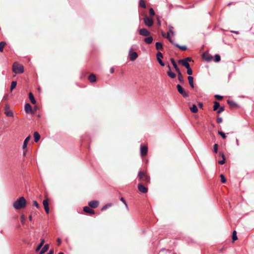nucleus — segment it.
<instances>
[{"label": "nucleus", "instance_id": "nucleus-1", "mask_svg": "<svg viewBox=\"0 0 254 254\" xmlns=\"http://www.w3.org/2000/svg\"><path fill=\"white\" fill-rule=\"evenodd\" d=\"M26 204V201L25 198L23 196L20 197L13 203V207L16 209H21L24 208Z\"/></svg>", "mask_w": 254, "mask_h": 254}, {"label": "nucleus", "instance_id": "nucleus-2", "mask_svg": "<svg viewBox=\"0 0 254 254\" xmlns=\"http://www.w3.org/2000/svg\"><path fill=\"white\" fill-rule=\"evenodd\" d=\"M12 71L16 74L22 73L24 72V67L17 63H14L12 65Z\"/></svg>", "mask_w": 254, "mask_h": 254}, {"label": "nucleus", "instance_id": "nucleus-3", "mask_svg": "<svg viewBox=\"0 0 254 254\" xmlns=\"http://www.w3.org/2000/svg\"><path fill=\"white\" fill-rule=\"evenodd\" d=\"M177 88L178 92L185 98L188 97L189 96V94L186 92L182 86L180 84L177 85Z\"/></svg>", "mask_w": 254, "mask_h": 254}, {"label": "nucleus", "instance_id": "nucleus-4", "mask_svg": "<svg viewBox=\"0 0 254 254\" xmlns=\"http://www.w3.org/2000/svg\"><path fill=\"white\" fill-rule=\"evenodd\" d=\"M143 21L145 25L149 27L152 26L153 24V20L147 16H145L143 18Z\"/></svg>", "mask_w": 254, "mask_h": 254}, {"label": "nucleus", "instance_id": "nucleus-5", "mask_svg": "<svg viewBox=\"0 0 254 254\" xmlns=\"http://www.w3.org/2000/svg\"><path fill=\"white\" fill-rule=\"evenodd\" d=\"M139 34L142 36H148L150 34L149 31L146 28H141L138 30Z\"/></svg>", "mask_w": 254, "mask_h": 254}, {"label": "nucleus", "instance_id": "nucleus-6", "mask_svg": "<svg viewBox=\"0 0 254 254\" xmlns=\"http://www.w3.org/2000/svg\"><path fill=\"white\" fill-rule=\"evenodd\" d=\"M131 49L129 52V59L131 61H134L138 57V55L136 52H132Z\"/></svg>", "mask_w": 254, "mask_h": 254}, {"label": "nucleus", "instance_id": "nucleus-7", "mask_svg": "<svg viewBox=\"0 0 254 254\" xmlns=\"http://www.w3.org/2000/svg\"><path fill=\"white\" fill-rule=\"evenodd\" d=\"M156 56H157L158 62L159 63V64L162 66H164L165 65L164 63L163 62V61L161 60V58H163V54L160 52H158L156 54Z\"/></svg>", "mask_w": 254, "mask_h": 254}, {"label": "nucleus", "instance_id": "nucleus-8", "mask_svg": "<svg viewBox=\"0 0 254 254\" xmlns=\"http://www.w3.org/2000/svg\"><path fill=\"white\" fill-rule=\"evenodd\" d=\"M148 151L147 147L146 146H140V155L142 156H144L146 155Z\"/></svg>", "mask_w": 254, "mask_h": 254}, {"label": "nucleus", "instance_id": "nucleus-9", "mask_svg": "<svg viewBox=\"0 0 254 254\" xmlns=\"http://www.w3.org/2000/svg\"><path fill=\"white\" fill-rule=\"evenodd\" d=\"M25 111L27 113L34 114V112L32 111L31 106L29 103H26L25 105Z\"/></svg>", "mask_w": 254, "mask_h": 254}, {"label": "nucleus", "instance_id": "nucleus-10", "mask_svg": "<svg viewBox=\"0 0 254 254\" xmlns=\"http://www.w3.org/2000/svg\"><path fill=\"white\" fill-rule=\"evenodd\" d=\"M138 190L142 193H146L148 191V189L143 186L141 184H139L138 185Z\"/></svg>", "mask_w": 254, "mask_h": 254}, {"label": "nucleus", "instance_id": "nucleus-11", "mask_svg": "<svg viewBox=\"0 0 254 254\" xmlns=\"http://www.w3.org/2000/svg\"><path fill=\"white\" fill-rule=\"evenodd\" d=\"M83 211L85 212L89 213V214H91V215H93V214H94L95 213L94 210H93V209H91L88 206H85V207H83Z\"/></svg>", "mask_w": 254, "mask_h": 254}, {"label": "nucleus", "instance_id": "nucleus-12", "mask_svg": "<svg viewBox=\"0 0 254 254\" xmlns=\"http://www.w3.org/2000/svg\"><path fill=\"white\" fill-rule=\"evenodd\" d=\"M88 205L91 208H95L98 206V202L96 200L91 201L88 203Z\"/></svg>", "mask_w": 254, "mask_h": 254}, {"label": "nucleus", "instance_id": "nucleus-13", "mask_svg": "<svg viewBox=\"0 0 254 254\" xmlns=\"http://www.w3.org/2000/svg\"><path fill=\"white\" fill-rule=\"evenodd\" d=\"M168 67L169 68V70L167 71L168 75L171 78H174L176 77V74L171 70V67L169 64L168 65Z\"/></svg>", "mask_w": 254, "mask_h": 254}, {"label": "nucleus", "instance_id": "nucleus-14", "mask_svg": "<svg viewBox=\"0 0 254 254\" xmlns=\"http://www.w3.org/2000/svg\"><path fill=\"white\" fill-rule=\"evenodd\" d=\"M30 138H31V136H28L25 139L24 142H23V146H22V148L23 149H26L27 148V144H28V142L29 141Z\"/></svg>", "mask_w": 254, "mask_h": 254}, {"label": "nucleus", "instance_id": "nucleus-15", "mask_svg": "<svg viewBox=\"0 0 254 254\" xmlns=\"http://www.w3.org/2000/svg\"><path fill=\"white\" fill-rule=\"evenodd\" d=\"M153 38L152 36H148L144 39V41L148 44H151L153 42Z\"/></svg>", "mask_w": 254, "mask_h": 254}, {"label": "nucleus", "instance_id": "nucleus-16", "mask_svg": "<svg viewBox=\"0 0 254 254\" xmlns=\"http://www.w3.org/2000/svg\"><path fill=\"white\" fill-rule=\"evenodd\" d=\"M49 248L48 244H46L40 251L39 254H44L46 252L48 251Z\"/></svg>", "mask_w": 254, "mask_h": 254}, {"label": "nucleus", "instance_id": "nucleus-17", "mask_svg": "<svg viewBox=\"0 0 254 254\" xmlns=\"http://www.w3.org/2000/svg\"><path fill=\"white\" fill-rule=\"evenodd\" d=\"M178 63L179 64H182V65L185 66L186 68H188V67H190V64L188 63H187L186 61H184L182 60H180L178 61Z\"/></svg>", "mask_w": 254, "mask_h": 254}, {"label": "nucleus", "instance_id": "nucleus-18", "mask_svg": "<svg viewBox=\"0 0 254 254\" xmlns=\"http://www.w3.org/2000/svg\"><path fill=\"white\" fill-rule=\"evenodd\" d=\"M188 78L190 86L191 87V88H194V86L193 84V77L192 76H189Z\"/></svg>", "mask_w": 254, "mask_h": 254}, {"label": "nucleus", "instance_id": "nucleus-19", "mask_svg": "<svg viewBox=\"0 0 254 254\" xmlns=\"http://www.w3.org/2000/svg\"><path fill=\"white\" fill-rule=\"evenodd\" d=\"M171 63H172V64H173V65L174 66V67L175 68L176 71H177V72L180 71V69H179V68L177 64L176 63L174 59H171Z\"/></svg>", "mask_w": 254, "mask_h": 254}, {"label": "nucleus", "instance_id": "nucleus-20", "mask_svg": "<svg viewBox=\"0 0 254 254\" xmlns=\"http://www.w3.org/2000/svg\"><path fill=\"white\" fill-rule=\"evenodd\" d=\"M44 242H45L44 239H41V242L38 245V246L37 247V248L36 249V252L39 251L41 249V248L42 247V246H43V245L44 244Z\"/></svg>", "mask_w": 254, "mask_h": 254}, {"label": "nucleus", "instance_id": "nucleus-21", "mask_svg": "<svg viewBox=\"0 0 254 254\" xmlns=\"http://www.w3.org/2000/svg\"><path fill=\"white\" fill-rule=\"evenodd\" d=\"M34 137L35 142H37L40 139V135L38 132L35 131L34 133Z\"/></svg>", "mask_w": 254, "mask_h": 254}, {"label": "nucleus", "instance_id": "nucleus-22", "mask_svg": "<svg viewBox=\"0 0 254 254\" xmlns=\"http://www.w3.org/2000/svg\"><path fill=\"white\" fill-rule=\"evenodd\" d=\"M88 79L91 82L93 83L96 81V77L94 74H91V75H89Z\"/></svg>", "mask_w": 254, "mask_h": 254}, {"label": "nucleus", "instance_id": "nucleus-23", "mask_svg": "<svg viewBox=\"0 0 254 254\" xmlns=\"http://www.w3.org/2000/svg\"><path fill=\"white\" fill-rule=\"evenodd\" d=\"M177 73H178V80H179V81L182 83H184V78L183 77V75L181 73V72L180 71L179 72H177Z\"/></svg>", "mask_w": 254, "mask_h": 254}, {"label": "nucleus", "instance_id": "nucleus-24", "mask_svg": "<svg viewBox=\"0 0 254 254\" xmlns=\"http://www.w3.org/2000/svg\"><path fill=\"white\" fill-rule=\"evenodd\" d=\"M203 58L207 62H210L212 59V57L209 55H205V54L203 55Z\"/></svg>", "mask_w": 254, "mask_h": 254}, {"label": "nucleus", "instance_id": "nucleus-25", "mask_svg": "<svg viewBox=\"0 0 254 254\" xmlns=\"http://www.w3.org/2000/svg\"><path fill=\"white\" fill-rule=\"evenodd\" d=\"M29 99L32 104H36V100L35 99L34 95H33V94L32 93L30 92L29 94Z\"/></svg>", "mask_w": 254, "mask_h": 254}, {"label": "nucleus", "instance_id": "nucleus-26", "mask_svg": "<svg viewBox=\"0 0 254 254\" xmlns=\"http://www.w3.org/2000/svg\"><path fill=\"white\" fill-rule=\"evenodd\" d=\"M156 49L157 50H162L163 48V45L161 42H157L155 44Z\"/></svg>", "mask_w": 254, "mask_h": 254}, {"label": "nucleus", "instance_id": "nucleus-27", "mask_svg": "<svg viewBox=\"0 0 254 254\" xmlns=\"http://www.w3.org/2000/svg\"><path fill=\"white\" fill-rule=\"evenodd\" d=\"M220 154L221 155L223 159L222 160L219 161V164H220V165H223L225 162V160H226L225 159V156L224 154L222 152H220Z\"/></svg>", "mask_w": 254, "mask_h": 254}, {"label": "nucleus", "instance_id": "nucleus-28", "mask_svg": "<svg viewBox=\"0 0 254 254\" xmlns=\"http://www.w3.org/2000/svg\"><path fill=\"white\" fill-rule=\"evenodd\" d=\"M175 46L182 51H185L187 49V48L186 46H181V45H179L178 44H175Z\"/></svg>", "mask_w": 254, "mask_h": 254}, {"label": "nucleus", "instance_id": "nucleus-29", "mask_svg": "<svg viewBox=\"0 0 254 254\" xmlns=\"http://www.w3.org/2000/svg\"><path fill=\"white\" fill-rule=\"evenodd\" d=\"M190 111L194 113H196L198 111L196 105H193L190 108Z\"/></svg>", "mask_w": 254, "mask_h": 254}, {"label": "nucleus", "instance_id": "nucleus-30", "mask_svg": "<svg viewBox=\"0 0 254 254\" xmlns=\"http://www.w3.org/2000/svg\"><path fill=\"white\" fill-rule=\"evenodd\" d=\"M5 114L7 117H12L13 116L12 112L8 110V109H5Z\"/></svg>", "mask_w": 254, "mask_h": 254}, {"label": "nucleus", "instance_id": "nucleus-31", "mask_svg": "<svg viewBox=\"0 0 254 254\" xmlns=\"http://www.w3.org/2000/svg\"><path fill=\"white\" fill-rule=\"evenodd\" d=\"M142 180L146 183H149L150 181V178L148 175L145 174Z\"/></svg>", "mask_w": 254, "mask_h": 254}, {"label": "nucleus", "instance_id": "nucleus-32", "mask_svg": "<svg viewBox=\"0 0 254 254\" xmlns=\"http://www.w3.org/2000/svg\"><path fill=\"white\" fill-rule=\"evenodd\" d=\"M219 107H220L219 103L217 101L214 102V105L213 106V110L217 111V110L219 108Z\"/></svg>", "mask_w": 254, "mask_h": 254}, {"label": "nucleus", "instance_id": "nucleus-33", "mask_svg": "<svg viewBox=\"0 0 254 254\" xmlns=\"http://www.w3.org/2000/svg\"><path fill=\"white\" fill-rule=\"evenodd\" d=\"M17 85V82L16 81H13L11 84L10 91H12L14 89Z\"/></svg>", "mask_w": 254, "mask_h": 254}, {"label": "nucleus", "instance_id": "nucleus-34", "mask_svg": "<svg viewBox=\"0 0 254 254\" xmlns=\"http://www.w3.org/2000/svg\"><path fill=\"white\" fill-rule=\"evenodd\" d=\"M145 174L142 171H139L138 174V177L140 180H142Z\"/></svg>", "mask_w": 254, "mask_h": 254}, {"label": "nucleus", "instance_id": "nucleus-35", "mask_svg": "<svg viewBox=\"0 0 254 254\" xmlns=\"http://www.w3.org/2000/svg\"><path fill=\"white\" fill-rule=\"evenodd\" d=\"M238 239L237 236V232L236 231H234L233 232L232 234V240L233 241H236Z\"/></svg>", "mask_w": 254, "mask_h": 254}, {"label": "nucleus", "instance_id": "nucleus-36", "mask_svg": "<svg viewBox=\"0 0 254 254\" xmlns=\"http://www.w3.org/2000/svg\"><path fill=\"white\" fill-rule=\"evenodd\" d=\"M112 203H108L106 205H105L101 209L102 211L105 210L107 208L112 206Z\"/></svg>", "mask_w": 254, "mask_h": 254}, {"label": "nucleus", "instance_id": "nucleus-37", "mask_svg": "<svg viewBox=\"0 0 254 254\" xmlns=\"http://www.w3.org/2000/svg\"><path fill=\"white\" fill-rule=\"evenodd\" d=\"M6 43L5 42L2 41L0 42V52H2L3 48L5 45Z\"/></svg>", "mask_w": 254, "mask_h": 254}, {"label": "nucleus", "instance_id": "nucleus-38", "mask_svg": "<svg viewBox=\"0 0 254 254\" xmlns=\"http://www.w3.org/2000/svg\"><path fill=\"white\" fill-rule=\"evenodd\" d=\"M221 60L220 56L219 55H215L214 56V61L215 62H219Z\"/></svg>", "mask_w": 254, "mask_h": 254}, {"label": "nucleus", "instance_id": "nucleus-39", "mask_svg": "<svg viewBox=\"0 0 254 254\" xmlns=\"http://www.w3.org/2000/svg\"><path fill=\"white\" fill-rule=\"evenodd\" d=\"M139 4L140 7H143V8H146V5H145V2L143 0H140L139 1Z\"/></svg>", "mask_w": 254, "mask_h": 254}, {"label": "nucleus", "instance_id": "nucleus-40", "mask_svg": "<svg viewBox=\"0 0 254 254\" xmlns=\"http://www.w3.org/2000/svg\"><path fill=\"white\" fill-rule=\"evenodd\" d=\"M218 133L222 137V138H226V134L223 132L221 131H218Z\"/></svg>", "mask_w": 254, "mask_h": 254}, {"label": "nucleus", "instance_id": "nucleus-41", "mask_svg": "<svg viewBox=\"0 0 254 254\" xmlns=\"http://www.w3.org/2000/svg\"><path fill=\"white\" fill-rule=\"evenodd\" d=\"M43 204L44 207H46V206H49V202L48 199H44L43 201Z\"/></svg>", "mask_w": 254, "mask_h": 254}, {"label": "nucleus", "instance_id": "nucleus-42", "mask_svg": "<svg viewBox=\"0 0 254 254\" xmlns=\"http://www.w3.org/2000/svg\"><path fill=\"white\" fill-rule=\"evenodd\" d=\"M173 27L171 26V25H169V33H171L173 35H174V32L173 31Z\"/></svg>", "mask_w": 254, "mask_h": 254}, {"label": "nucleus", "instance_id": "nucleus-43", "mask_svg": "<svg viewBox=\"0 0 254 254\" xmlns=\"http://www.w3.org/2000/svg\"><path fill=\"white\" fill-rule=\"evenodd\" d=\"M224 110V108L223 107H219V108H218V110L217 111V114H220L222 112H223Z\"/></svg>", "mask_w": 254, "mask_h": 254}, {"label": "nucleus", "instance_id": "nucleus-44", "mask_svg": "<svg viewBox=\"0 0 254 254\" xmlns=\"http://www.w3.org/2000/svg\"><path fill=\"white\" fill-rule=\"evenodd\" d=\"M149 13H150V15L151 16H153L155 15V12L152 8H150L149 9Z\"/></svg>", "mask_w": 254, "mask_h": 254}, {"label": "nucleus", "instance_id": "nucleus-45", "mask_svg": "<svg viewBox=\"0 0 254 254\" xmlns=\"http://www.w3.org/2000/svg\"><path fill=\"white\" fill-rule=\"evenodd\" d=\"M220 178H221V181L222 183H225L226 182V180L225 177L223 175L221 174Z\"/></svg>", "mask_w": 254, "mask_h": 254}, {"label": "nucleus", "instance_id": "nucleus-46", "mask_svg": "<svg viewBox=\"0 0 254 254\" xmlns=\"http://www.w3.org/2000/svg\"><path fill=\"white\" fill-rule=\"evenodd\" d=\"M218 144H215L214 145V147H213V151L215 153H217L218 152Z\"/></svg>", "mask_w": 254, "mask_h": 254}, {"label": "nucleus", "instance_id": "nucleus-47", "mask_svg": "<svg viewBox=\"0 0 254 254\" xmlns=\"http://www.w3.org/2000/svg\"><path fill=\"white\" fill-rule=\"evenodd\" d=\"M187 69V73L189 75H191L192 74V71L191 69L190 68V67H188Z\"/></svg>", "mask_w": 254, "mask_h": 254}, {"label": "nucleus", "instance_id": "nucleus-48", "mask_svg": "<svg viewBox=\"0 0 254 254\" xmlns=\"http://www.w3.org/2000/svg\"><path fill=\"white\" fill-rule=\"evenodd\" d=\"M215 97L217 99V100H221L223 98V96H220L219 95H216L215 96Z\"/></svg>", "mask_w": 254, "mask_h": 254}, {"label": "nucleus", "instance_id": "nucleus-49", "mask_svg": "<svg viewBox=\"0 0 254 254\" xmlns=\"http://www.w3.org/2000/svg\"><path fill=\"white\" fill-rule=\"evenodd\" d=\"M33 204L37 208L39 207V205L36 201H34L33 202Z\"/></svg>", "mask_w": 254, "mask_h": 254}, {"label": "nucleus", "instance_id": "nucleus-50", "mask_svg": "<svg viewBox=\"0 0 254 254\" xmlns=\"http://www.w3.org/2000/svg\"><path fill=\"white\" fill-rule=\"evenodd\" d=\"M222 122V118L221 117H218L217 119V123L220 124Z\"/></svg>", "mask_w": 254, "mask_h": 254}, {"label": "nucleus", "instance_id": "nucleus-51", "mask_svg": "<svg viewBox=\"0 0 254 254\" xmlns=\"http://www.w3.org/2000/svg\"><path fill=\"white\" fill-rule=\"evenodd\" d=\"M182 60L184 61H186L187 62V63H188V62H190L191 61V59L190 58V57H188V58H186L184 59H183Z\"/></svg>", "mask_w": 254, "mask_h": 254}, {"label": "nucleus", "instance_id": "nucleus-52", "mask_svg": "<svg viewBox=\"0 0 254 254\" xmlns=\"http://www.w3.org/2000/svg\"><path fill=\"white\" fill-rule=\"evenodd\" d=\"M228 103L230 105H235L236 104L233 101H228Z\"/></svg>", "mask_w": 254, "mask_h": 254}, {"label": "nucleus", "instance_id": "nucleus-53", "mask_svg": "<svg viewBox=\"0 0 254 254\" xmlns=\"http://www.w3.org/2000/svg\"><path fill=\"white\" fill-rule=\"evenodd\" d=\"M44 209L45 210V211L47 213H49V206H46V207H44Z\"/></svg>", "mask_w": 254, "mask_h": 254}, {"label": "nucleus", "instance_id": "nucleus-54", "mask_svg": "<svg viewBox=\"0 0 254 254\" xmlns=\"http://www.w3.org/2000/svg\"><path fill=\"white\" fill-rule=\"evenodd\" d=\"M54 251L53 249H51L47 254H54Z\"/></svg>", "mask_w": 254, "mask_h": 254}, {"label": "nucleus", "instance_id": "nucleus-55", "mask_svg": "<svg viewBox=\"0 0 254 254\" xmlns=\"http://www.w3.org/2000/svg\"><path fill=\"white\" fill-rule=\"evenodd\" d=\"M169 41L170 40H172L170 36V33L169 32L167 33V37H166Z\"/></svg>", "mask_w": 254, "mask_h": 254}, {"label": "nucleus", "instance_id": "nucleus-56", "mask_svg": "<svg viewBox=\"0 0 254 254\" xmlns=\"http://www.w3.org/2000/svg\"><path fill=\"white\" fill-rule=\"evenodd\" d=\"M120 200H121L122 202H123L124 204H125V203H126V201L125 199H124V198H123V197H121V199H120Z\"/></svg>", "mask_w": 254, "mask_h": 254}, {"label": "nucleus", "instance_id": "nucleus-57", "mask_svg": "<svg viewBox=\"0 0 254 254\" xmlns=\"http://www.w3.org/2000/svg\"><path fill=\"white\" fill-rule=\"evenodd\" d=\"M231 32L232 33H235V34H239V32L238 31H233V30H232L231 31Z\"/></svg>", "mask_w": 254, "mask_h": 254}, {"label": "nucleus", "instance_id": "nucleus-58", "mask_svg": "<svg viewBox=\"0 0 254 254\" xmlns=\"http://www.w3.org/2000/svg\"><path fill=\"white\" fill-rule=\"evenodd\" d=\"M26 153H27V150H25L23 151V156H25L26 155Z\"/></svg>", "mask_w": 254, "mask_h": 254}, {"label": "nucleus", "instance_id": "nucleus-59", "mask_svg": "<svg viewBox=\"0 0 254 254\" xmlns=\"http://www.w3.org/2000/svg\"><path fill=\"white\" fill-rule=\"evenodd\" d=\"M236 143H237V145L238 146H239L240 145V143H239V141L238 139H236Z\"/></svg>", "mask_w": 254, "mask_h": 254}, {"label": "nucleus", "instance_id": "nucleus-60", "mask_svg": "<svg viewBox=\"0 0 254 254\" xmlns=\"http://www.w3.org/2000/svg\"><path fill=\"white\" fill-rule=\"evenodd\" d=\"M157 21H158V24L160 25V20H159V16L157 17Z\"/></svg>", "mask_w": 254, "mask_h": 254}, {"label": "nucleus", "instance_id": "nucleus-61", "mask_svg": "<svg viewBox=\"0 0 254 254\" xmlns=\"http://www.w3.org/2000/svg\"><path fill=\"white\" fill-rule=\"evenodd\" d=\"M110 72H111V73H113L114 72V68L113 67H112L110 69Z\"/></svg>", "mask_w": 254, "mask_h": 254}, {"label": "nucleus", "instance_id": "nucleus-62", "mask_svg": "<svg viewBox=\"0 0 254 254\" xmlns=\"http://www.w3.org/2000/svg\"><path fill=\"white\" fill-rule=\"evenodd\" d=\"M58 244L60 245L61 244V243H62V241H61V240L60 239H58Z\"/></svg>", "mask_w": 254, "mask_h": 254}, {"label": "nucleus", "instance_id": "nucleus-63", "mask_svg": "<svg viewBox=\"0 0 254 254\" xmlns=\"http://www.w3.org/2000/svg\"><path fill=\"white\" fill-rule=\"evenodd\" d=\"M169 41H170V42L171 43H172V44H173V45H175V44H176V43H175L174 42V41H173V40L172 39V40H170Z\"/></svg>", "mask_w": 254, "mask_h": 254}, {"label": "nucleus", "instance_id": "nucleus-64", "mask_svg": "<svg viewBox=\"0 0 254 254\" xmlns=\"http://www.w3.org/2000/svg\"><path fill=\"white\" fill-rule=\"evenodd\" d=\"M29 220H30V221H32V216H31V215H30V216H29Z\"/></svg>", "mask_w": 254, "mask_h": 254}]
</instances>
